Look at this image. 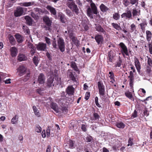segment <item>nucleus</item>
Listing matches in <instances>:
<instances>
[{
    "label": "nucleus",
    "mask_w": 152,
    "mask_h": 152,
    "mask_svg": "<svg viewBox=\"0 0 152 152\" xmlns=\"http://www.w3.org/2000/svg\"><path fill=\"white\" fill-rule=\"evenodd\" d=\"M15 37L18 42L20 43L23 41L22 37L20 35L16 34L15 35Z\"/></svg>",
    "instance_id": "38"
},
{
    "label": "nucleus",
    "mask_w": 152,
    "mask_h": 152,
    "mask_svg": "<svg viewBox=\"0 0 152 152\" xmlns=\"http://www.w3.org/2000/svg\"><path fill=\"white\" fill-rule=\"evenodd\" d=\"M67 99V98L66 97L61 96L60 99H56V101L60 105L64 106L66 103H68L66 101Z\"/></svg>",
    "instance_id": "7"
},
{
    "label": "nucleus",
    "mask_w": 152,
    "mask_h": 152,
    "mask_svg": "<svg viewBox=\"0 0 152 152\" xmlns=\"http://www.w3.org/2000/svg\"><path fill=\"white\" fill-rule=\"evenodd\" d=\"M51 107L56 113H58L59 112L58 106L56 103L53 102L51 104Z\"/></svg>",
    "instance_id": "26"
},
{
    "label": "nucleus",
    "mask_w": 152,
    "mask_h": 152,
    "mask_svg": "<svg viewBox=\"0 0 152 152\" xmlns=\"http://www.w3.org/2000/svg\"><path fill=\"white\" fill-rule=\"evenodd\" d=\"M100 7L101 10L103 12H106L108 10V8L103 4H101Z\"/></svg>",
    "instance_id": "35"
},
{
    "label": "nucleus",
    "mask_w": 152,
    "mask_h": 152,
    "mask_svg": "<svg viewBox=\"0 0 152 152\" xmlns=\"http://www.w3.org/2000/svg\"><path fill=\"white\" fill-rule=\"evenodd\" d=\"M32 4H32L30 2H25L19 4V5L20 6L25 7H28L31 6Z\"/></svg>",
    "instance_id": "40"
},
{
    "label": "nucleus",
    "mask_w": 152,
    "mask_h": 152,
    "mask_svg": "<svg viewBox=\"0 0 152 152\" xmlns=\"http://www.w3.org/2000/svg\"><path fill=\"white\" fill-rule=\"evenodd\" d=\"M116 125L117 127L121 129H123L125 126V124L121 122L117 123Z\"/></svg>",
    "instance_id": "36"
},
{
    "label": "nucleus",
    "mask_w": 152,
    "mask_h": 152,
    "mask_svg": "<svg viewBox=\"0 0 152 152\" xmlns=\"http://www.w3.org/2000/svg\"><path fill=\"white\" fill-rule=\"evenodd\" d=\"M133 139L132 138H130L128 140V146H131L133 144Z\"/></svg>",
    "instance_id": "51"
},
{
    "label": "nucleus",
    "mask_w": 152,
    "mask_h": 152,
    "mask_svg": "<svg viewBox=\"0 0 152 152\" xmlns=\"http://www.w3.org/2000/svg\"><path fill=\"white\" fill-rule=\"evenodd\" d=\"M54 78L52 77H50L47 80V86L48 87H50L54 85L53 83Z\"/></svg>",
    "instance_id": "16"
},
{
    "label": "nucleus",
    "mask_w": 152,
    "mask_h": 152,
    "mask_svg": "<svg viewBox=\"0 0 152 152\" xmlns=\"http://www.w3.org/2000/svg\"><path fill=\"white\" fill-rule=\"evenodd\" d=\"M147 25V24L146 22H143L141 23L140 24V28L142 29V30H144L145 29V26Z\"/></svg>",
    "instance_id": "50"
},
{
    "label": "nucleus",
    "mask_w": 152,
    "mask_h": 152,
    "mask_svg": "<svg viewBox=\"0 0 152 152\" xmlns=\"http://www.w3.org/2000/svg\"><path fill=\"white\" fill-rule=\"evenodd\" d=\"M45 39L46 42V43L48 45H51L50 39L48 38L47 37H45Z\"/></svg>",
    "instance_id": "55"
},
{
    "label": "nucleus",
    "mask_w": 152,
    "mask_h": 152,
    "mask_svg": "<svg viewBox=\"0 0 152 152\" xmlns=\"http://www.w3.org/2000/svg\"><path fill=\"white\" fill-rule=\"evenodd\" d=\"M114 56L113 53V52L112 51H110L108 53V58L110 62H112L113 61V57Z\"/></svg>",
    "instance_id": "30"
},
{
    "label": "nucleus",
    "mask_w": 152,
    "mask_h": 152,
    "mask_svg": "<svg viewBox=\"0 0 152 152\" xmlns=\"http://www.w3.org/2000/svg\"><path fill=\"white\" fill-rule=\"evenodd\" d=\"M93 116L94 118V119L95 120H98L99 118V115L97 113H94Z\"/></svg>",
    "instance_id": "53"
},
{
    "label": "nucleus",
    "mask_w": 152,
    "mask_h": 152,
    "mask_svg": "<svg viewBox=\"0 0 152 152\" xmlns=\"http://www.w3.org/2000/svg\"><path fill=\"white\" fill-rule=\"evenodd\" d=\"M137 112L136 110H134L132 115V117L133 118H135L137 117Z\"/></svg>",
    "instance_id": "62"
},
{
    "label": "nucleus",
    "mask_w": 152,
    "mask_h": 152,
    "mask_svg": "<svg viewBox=\"0 0 152 152\" xmlns=\"http://www.w3.org/2000/svg\"><path fill=\"white\" fill-rule=\"evenodd\" d=\"M98 86L99 89V93L100 95V97L104 101L105 99L104 98L105 93L104 86L103 84L101 83L100 82H98Z\"/></svg>",
    "instance_id": "2"
},
{
    "label": "nucleus",
    "mask_w": 152,
    "mask_h": 152,
    "mask_svg": "<svg viewBox=\"0 0 152 152\" xmlns=\"http://www.w3.org/2000/svg\"><path fill=\"white\" fill-rule=\"evenodd\" d=\"M75 91V89L72 86H69L67 88L66 92L69 95H73Z\"/></svg>",
    "instance_id": "22"
},
{
    "label": "nucleus",
    "mask_w": 152,
    "mask_h": 152,
    "mask_svg": "<svg viewBox=\"0 0 152 152\" xmlns=\"http://www.w3.org/2000/svg\"><path fill=\"white\" fill-rule=\"evenodd\" d=\"M87 15L91 18H93V13L91 9L89 7L87 10Z\"/></svg>",
    "instance_id": "31"
},
{
    "label": "nucleus",
    "mask_w": 152,
    "mask_h": 152,
    "mask_svg": "<svg viewBox=\"0 0 152 152\" xmlns=\"http://www.w3.org/2000/svg\"><path fill=\"white\" fill-rule=\"evenodd\" d=\"M52 44L53 47L54 48H57V45L55 39H54V40L53 41Z\"/></svg>",
    "instance_id": "54"
},
{
    "label": "nucleus",
    "mask_w": 152,
    "mask_h": 152,
    "mask_svg": "<svg viewBox=\"0 0 152 152\" xmlns=\"http://www.w3.org/2000/svg\"><path fill=\"white\" fill-rule=\"evenodd\" d=\"M17 72L20 76H22L26 70V68L23 65H20L17 69Z\"/></svg>",
    "instance_id": "11"
},
{
    "label": "nucleus",
    "mask_w": 152,
    "mask_h": 152,
    "mask_svg": "<svg viewBox=\"0 0 152 152\" xmlns=\"http://www.w3.org/2000/svg\"><path fill=\"white\" fill-rule=\"evenodd\" d=\"M70 37L71 39L75 45L77 46H78L80 45V42L77 39V38L74 37H72L71 35L69 36Z\"/></svg>",
    "instance_id": "24"
},
{
    "label": "nucleus",
    "mask_w": 152,
    "mask_h": 152,
    "mask_svg": "<svg viewBox=\"0 0 152 152\" xmlns=\"http://www.w3.org/2000/svg\"><path fill=\"white\" fill-rule=\"evenodd\" d=\"M45 77L42 73L40 74L38 76V81L40 84H43L45 83Z\"/></svg>",
    "instance_id": "14"
},
{
    "label": "nucleus",
    "mask_w": 152,
    "mask_h": 152,
    "mask_svg": "<svg viewBox=\"0 0 152 152\" xmlns=\"http://www.w3.org/2000/svg\"><path fill=\"white\" fill-rule=\"evenodd\" d=\"M27 58L25 55L19 54L18 56V60L20 61H22L26 60Z\"/></svg>",
    "instance_id": "32"
},
{
    "label": "nucleus",
    "mask_w": 152,
    "mask_h": 152,
    "mask_svg": "<svg viewBox=\"0 0 152 152\" xmlns=\"http://www.w3.org/2000/svg\"><path fill=\"white\" fill-rule=\"evenodd\" d=\"M90 2L91 3L90 6L94 13L96 15L98 13V12L97 11V8L95 4L92 2V1L91 2Z\"/></svg>",
    "instance_id": "23"
},
{
    "label": "nucleus",
    "mask_w": 152,
    "mask_h": 152,
    "mask_svg": "<svg viewBox=\"0 0 152 152\" xmlns=\"http://www.w3.org/2000/svg\"><path fill=\"white\" fill-rule=\"evenodd\" d=\"M35 130L37 133H41L42 131V128L39 125H37L35 127Z\"/></svg>",
    "instance_id": "45"
},
{
    "label": "nucleus",
    "mask_w": 152,
    "mask_h": 152,
    "mask_svg": "<svg viewBox=\"0 0 152 152\" xmlns=\"http://www.w3.org/2000/svg\"><path fill=\"white\" fill-rule=\"evenodd\" d=\"M95 25L96 26L95 28L96 31L102 33L104 34H106L105 31L101 26L99 25L97 26L96 24Z\"/></svg>",
    "instance_id": "21"
},
{
    "label": "nucleus",
    "mask_w": 152,
    "mask_h": 152,
    "mask_svg": "<svg viewBox=\"0 0 152 152\" xmlns=\"http://www.w3.org/2000/svg\"><path fill=\"white\" fill-rule=\"evenodd\" d=\"M18 115H16L13 117L11 120V122L12 124H16L18 123Z\"/></svg>",
    "instance_id": "29"
},
{
    "label": "nucleus",
    "mask_w": 152,
    "mask_h": 152,
    "mask_svg": "<svg viewBox=\"0 0 152 152\" xmlns=\"http://www.w3.org/2000/svg\"><path fill=\"white\" fill-rule=\"evenodd\" d=\"M47 45L45 43L39 42L36 46L37 50L38 51H45Z\"/></svg>",
    "instance_id": "6"
},
{
    "label": "nucleus",
    "mask_w": 152,
    "mask_h": 152,
    "mask_svg": "<svg viewBox=\"0 0 152 152\" xmlns=\"http://www.w3.org/2000/svg\"><path fill=\"white\" fill-rule=\"evenodd\" d=\"M25 19L26 20L27 24L30 26L33 23V20L32 19L28 16L25 17Z\"/></svg>",
    "instance_id": "25"
},
{
    "label": "nucleus",
    "mask_w": 152,
    "mask_h": 152,
    "mask_svg": "<svg viewBox=\"0 0 152 152\" xmlns=\"http://www.w3.org/2000/svg\"><path fill=\"white\" fill-rule=\"evenodd\" d=\"M146 33V34L147 39L148 41H150L151 37V33L149 31H147Z\"/></svg>",
    "instance_id": "37"
},
{
    "label": "nucleus",
    "mask_w": 152,
    "mask_h": 152,
    "mask_svg": "<svg viewBox=\"0 0 152 152\" xmlns=\"http://www.w3.org/2000/svg\"><path fill=\"white\" fill-rule=\"evenodd\" d=\"M129 79V85L131 88H133L134 77H128Z\"/></svg>",
    "instance_id": "41"
},
{
    "label": "nucleus",
    "mask_w": 152,
    "mask_h": 152,
    "mask_svg": "<svg viewBox=\"0 0 152 152\" xmlns=\"http://www.w3.org/2000/svg\"><path fill=\"white\" fill-rule=\"evenodd\" d=\"M71 66L72 68L76 72H78L79 69L76 65V63L74 61H72L71 63Z\"/></svg>",
    "instance_id": "28"
},
{
    "label": "nucleus",
    "mask_w": 152,
    "mask_h": 152,
    "mask_svg": "<svg viewBox=\"0 0 152 152\" xmlns=\"http://www.w3.org/2000/svg\"><path fill=\"white\" fill-rule=\"evenodd\" d=\"M33 109L34 113L35 115L37 117H40V113L39 112V111L37 109L36 106H33Z\"/></svg>",
    "instance_id": "27"
},
{
    "label": "nucleus",
    "mask_w": 152,
    "mask_h": 152,
    "mask_svg": "<svg viewBox=\"0 0 152 152\" xmlns=\"http://www.w3.org/2000/svg\"><path fill=\"white\" fill-rule=\"evenodd\" d=\"M67 6L69 7L72 11L75 12L76 15H78L79 13V10L77 5L75 4L74 2H69L67 3Z\"/></svg>",
    "instance_id": "4"
},
{
    "label": "nucleus",
    "mask_w": 152,
    "mask_h": 152,
    "mask_svg": "<svg viewBox=\"0 0 152 152\" xmlns=\"http://www.w3.org/2000/svg\"><path fill=\"white\" fill-rule=\"evenodd\" d=\"M90 96V93L89 92H87L86 94V95L85 96V99L87 100H88Z\"/></svg>",
    "instance_id": "60"
},
{
    "label": "nucleus",
    "mask_w": 152,
    "mask_h": 152,
    "mask_svg": "<svg viewBox=\"0 0 152 152\" xmlns=\"http://www.w3.org/2000/svg\"><path fill=\"white\" fill-rule=\"evenodd\" d=\"M23 13V8L20 7H17L14 11V15L15 17H19L22 15Z\"/></svg>",
    "instance_id": "8"
},
{
    "label": "nucleus",
    "mask_w": 152,
    "mask_h": 152,
    "mask_svg": "<svg viewBox=\"0 0 152 152\" xmlns=\"http://www.w3.org/2000/svg\"><path fill=\"white\" fill-rule=\"evenodd\" d=\"M87 141L88 142H91L93 140V138L90 136L88 135L86 138Z\"/></svg>",
    "instance_id": "56"
},
{
    "label": "nucleus",
    "mask_w": 152,
    "mask_h": 152,
    "mask_svg": "<svg viewBox=\"0 0 152 152\" xmlns=\"http://www.w3.org/2000/svg\"><path fill=\"white\" fill-rule=\"evenodd\" d=\"M125 95L128 98L133 101H134V99L133 97L132 93L130 92H127L125 93Z\"/></svg>",
    "instance_id": "33"
},
{
    "label": "nucleus",
    "mask_w": 152,
    "mask_h": 152,
    "mask_svg": "<svg viewBox=\"0 0 152 152\" xmlns=\"http://www.w3.org/2000/svg\"><path fill=\"white\" fill-rule=\"evenodd\" d=\"M140 15V10L133 8L132 11V15L133 17L136 18H138Z\"/></svg>",
    "instance_id": "13"
},
{
    "label": "nucleus",
    "mask_w": 152,
    "mask_h": 152,
    "mask_svg": "<svg viewBox=\"0 0 152 152\" xmlns=\"http://www.w3.org/2000/svg\"><path fill=\"white\" fill-rule=\"evenodd\" d=\"M148 64L150 66H152V60L150 58H148Z\"/></svg>",
    "instance_id": "61"
},
{
    "label": "nucleus",
    "mask_w": 152,
    "mask_h": 152,
    "mask_svg": "<svg viewBox=\"0 0 152 152\" xmlns=\"http://www.w3.org/2000/svg\"><path fill=\"white\" fill-rule=\"evenodd\" d=\"M134 31H136V26L134 23H132L130 26V32L132 33Z\"/></svg>",
    "instance_id": "44"
},
{
    "label": "nucleus",
    "mask_w": 152,
    "mask_h": 152,
    "mask_svg": "<svg viewBox=\"0 0 152 152\" xmlns=\"http://www.w3.org/2000/svg\"><path fill=\"white\" fill-rule=\"evenodd\" d=\"M119 46L121 48L120 51L123 57H125V56H129V53L127 47L123 42H121L119 44Z\"/></svg>",
    "instance_id": "1"
},
{
    "label": "nucleus",
    "mask_w": 152,
    "mask_h": 152,
    "mask_svg": "<svg viewBox=\"0 0 152 152\" xmlns=\"http://www.w3.org/2000/svg\"><path fill=\"white\" fill-rule=\"evenodd\" d=\"M35 10L36 12H38L39 13H40L41 12H43L42 11V10L41 9H39L38 8H35Z\"/></svg>",
    "instance_id": "64"
},
{
    "label": "nucleus",
    "mask_w": 152,
    "mask_h": 152,
    "mask_svg": "<svg viewBox=\"0 0 152 152\" xmlns=\"http://www.w3.org/2000/svg\"><path fill=\"white\" fill-rule=\"evenodd\" d=\"M120 15L118 13H115L113 15V18L115 20H118L120 18Z\"/></svg>",
    "instance_id": "46"
},
{
    "label": "nucleus",
    "mask_w": 152,
    "mask_h": 152,
    "mask_svg": "<svg viewBox=\"0 0 152 152\" xmlns=\"http://www.w3.org/2000/svg\"><path fill=\"white\" fill-rule=\"evenodd\" d=\"M24 32L26 33V34H28L30 33V31L28 28L26 26H23L22 27Z\"/></svg>",
    "instance_id": "43"
},
{
    "label": "nucleus",
    "mask_w": 152,
    "mask_h": 152,
    "mask_svg": "<svg viewBox=\"0 0 152 152\" xmlns=\"http://www.w3.org/2000/svg\"><path fill=\"white\" fill-rule=\"evenodd\" d=\"M121 63L122 61L120 59L118 61L116 62V64L115 65V67H120L121 65Z\"/></svg>",
    "instance_id": "52"
},
{
    "label": "nucleus",
    "mask_w": 152,
    "mask_h": 152,
    "mask_svg": "<svg viewBox=\"0 0 152 152\" xmlns=\"http://www.w3.org/2000/svg\"><path fill=\"white\" fill-rule=\"evenodd\" d=\"M81 129L83 131L86 132V125L83 124H82Z\"/></svg>",
    "instance_id": "59"
},
{
    "label": "nucleus",
    "mask_w": 152,
    "mask_h": 152,
    "mask_svg": "<svg viewBox=\"0 0 152 152\" xmlns=\"http://www.w3.org/2000/svg\"><path fill=\"white\" fill-rule=\"evenodd\" d=\"M67 75L69 76V77L71 79V80L73 81L74 82H75L76 84L77 85L78 83L77 81L76 78L75 77L73 73L71 71V70H68L67 72Z\"/></svg>",
    "instance_id": "12"
},
{
    "label": "nucleus",
    "mask_w": 152,
    "mask_h": 152,
    "mask_svg": "<svg viewBox=\"0 0 152 152\" xmlns=\"http://www.w3.org/2000/svg\"><path fill=\"white\" fill-rule=\"evenodd\" d=\"M11 54L12 57L16 56L17 54V49L15 47H13L10 49Z\"/></svg>",
    "instance_id": "20"
},
{
    "label": "nucleus",
    "mask_w": 152,
    "mask_h": 152,
    "mask_svg": "<svg viewBox=\"0 0 152 152\" xmlns=\"http://www.w3.org/2000/svg\"><path fill=\"white\" fill-rule=\"evenodd\" d=\"M27 46L28 48L31 49L30 53L31 56H33L36 52V48L32 44L29 42L28 43Z\"/></svg>",
    "instance_id": "10"
},
{
    "label": "nucleus",
    "mask_w": 152,
    "mask_h": 152,
    "mask_svg": "<svg viewBox=\"0 0 152 152\" xmlns=\"http://www.w3.org/2000/svg\"><path fill=\"white\" fill-rule=\"evenodd\" d=\"M33 60L35 65L36 66H37L39 62L38 57L34 56L33 58Z\"/></svg>",
    "instance_id": "47"
},
{
    "label": "nucleus",
    "mask_w": 152,
    "mask_h": 152,
    "mask_svg": "<svg viewBox=\"0 0 152 152\" xmlns=\"http://www.w3.org/2000/svg\"><path fill=\"white\" fill-rule=\"evenodd\" d=\"M123 4L126 7H127L129 5V2L128 0H124L123 1Z\"/></svg>",
    "instance_id": "58"
},
{
    "label": "nucleus",
    "mask_w": 152,
    "mask_h": 152,
    "mask_svg": "<svg viewBox=\"0 0 152 152\" xmlns=\"http://www.w3.org/2000/svg\"><path fill=\"white\" fill-rule=\"evenodd\" d=\"M68 144H69V148H73L74 143L73 141L69 140Z\"/></svg>",
    "instance_id": "49"
},
{
    "label": "nucleus",
    "mask_w": 152,
    "mask_h": 152,
    "mask_svg": "<svg viewBox=\"0 0 152 152\" xmlns=\"http://www.w3.org/2000/svg\"><path fill=\"white\" fill-rule=\"evenodd\" d=\"M95 39L98 44L102 43L103 40L102 36L100 35H97L95 37Z\"/></svg>",
    "instance_id": "18"
},
{
    "label": "nucleus",
    "mask_w": 152,
    "mask_h": 152,
    "mask_svg": "<svg viewBox=\"0 0 152 152\" xmlns=\"http://www.w3.org/2000/svg\"><path fill=\"white\" fill-rule=\"evenodd\" d=\"M9 38L10 43L12 45H14L15 43V40L13 37L12 36H10Z\"/></svg>",
    "instance_id": "42"
},
{
    "label": "nucleus",
    "mask_w": 152,
    "mask_h": 152,
    "mask_svg": "<svg viewBox=\"0 0 152 152\" xmlns=\"http://www.w3.org/2000/svg\"><path fill=\"white\" fill-rule=\"evenodd\" d=\"M134 65L138 72L139 73L140 72L141 65L139 59L136 57L134 58Z\"/></svg>",
    "instance_id": "9"
},
{
    "label": "nucleus",
    "mask_w": 152,
    "mask_h": 152,
    "mask_svg": "<svg viewBox=\"0 0 152 152\" xmlns=\"http://www.w3.org/2000/svg\"><path fill=\"white\" fill-rule=\"evenodd\" d=\"M61 110L63 113L66 114L67 113V108L65 107H63L61 108Z\"/></svg>",
    "instance_id": "57"
},
{
    "label": "nucleus",
    "mask_w": 152,
    "mask_h": 152,
    "mask_svg": "<svg viewBox=\"0 0 152 152\" xmlns=\"http://www.w3.org/2000/svg\"><path fill=\"white\" fill-rule=\"evenodd\" d=\"M42 90L41 89L39 88L37 89V92L40 95H42Z\"/></svg>",
    "instance_id": "63"
},
{
    "label": "nucleus",
    "mask_w": 152,
    "mask_h": 152,
    "mask_svg": "<svg viewBox=\"0 0 152 152\" xmlns=\"http://www.w3.org/2000/svg\"><path fill=\"white\" fill-rule=\"evenodd\" d=\"M31 15L34 18L35 20H37L39 18L38 15L37 14H35L33 12H31Z\"/></svg>",
    "instance_id": "48"
},
{
    "label": "nucleus",
    "mask_w": 152,
    "mask_h": 152,
    "mask_svg": "<svg viewBox=\"0 0 152 152\" xmlns=\"http://www.w3.org/2000/svg\"><path fill=\"white\" fill-rule=\"evenodd\" d=\"M55 132V130L54 129H52L51 130L50 129L49 127H48V128L46 130L47 137H49L50 135H51L52 137H53L54 135Z\"/></svg>",
    "instance_id": "15"
},
{
    "label": "nucleus",
    "mask_w": 152,
    "mask_h": 152,
    "mask_svg": "<svg viewBox=\"0 0 152 152\" xmlns=\"http://www.w3.org/2000/svg\"><path fill=\"white\" fill-rule=\"evenodd\" d=\"M112 25L113 27L117 30H119L121 28L120 25L117 23H112Z\"/></svg>",
    "instance_id": "39"
},
{
    "label": "nucleus",
    "mask_w": 152,
    "mask_h": 152,
    "mask_svg": "<svg viewBox=\"0 0 152 152\" xmlns=\"http://www.w3.org/2000/svg\"><path fill=\"white\" fill-rule=\"evenodd\" d=\"M57 45L59 49L62 52L65 50V45L64 40L62 38L60 37L57 40Z\"/></svg>",
    "instance_id": "3"
},
{
    "label": "nucleus",
    "mask_w": 152,
    "mask_h": 152,
    "mask_svg": "<svg viewBox=\"0 0 152 152\" xmlns=\"http://www.w3.org/2000/svg\"><path fill=\"white\" fill-rule=\"evenodd\" d=\"M43 20L47 25L45 27V29L47 30H49L50 29V27L52 23L51 21L49 18L47 16L43 17Z\"/></svg>",
    "instance_id": "5"
},
{
    "label": "nucleus",
    "mask_w": 152,
    "mask_h": 152,
    "mask_svg": "<svg viewBox=\"0 0 152 152\" xmlns=\"http://www.w3.org/2000/svg\"><path fill=\"white\" fill-rule=\"evenodd\" d=\"M30 77V72L29 71L26 72V74L23 77V80L26 82L28 80Z\"/></svg>",
    "instance_id": "34"
},
{
    "label": "nucleus",
    "mask_w": 152,
    "mask_h": 152,
    "mask_svg": "<svg viewBox=\"0 0 152 152\" xmlns=\"http://www.w3.org/2000/svg\"><path fill=\"white\" fill-rule=\"evenodd\" d=\"M47 9L49 10L51 14L56 15V9L50 5H48L46 7Z\"/></svg>",
    "instance_id": "17"
},
{
    "label": "nucleus",
    "mask_w": 152,
    "mask_h": 152,
    "mask_svg": "<svg viewBox=\"0 0 152 152\" xmlns=\"http://www.w3.org/2000/svg\"><path fill=\"white\" fill-rule=\"evenodd\" d=\"M132 14L131 11L129 10L126 13H124L121 15L122 18L126 17L128 19H130L132 17Z\"/></svg>",
    "instance_id": "19"
}]
</instances>
